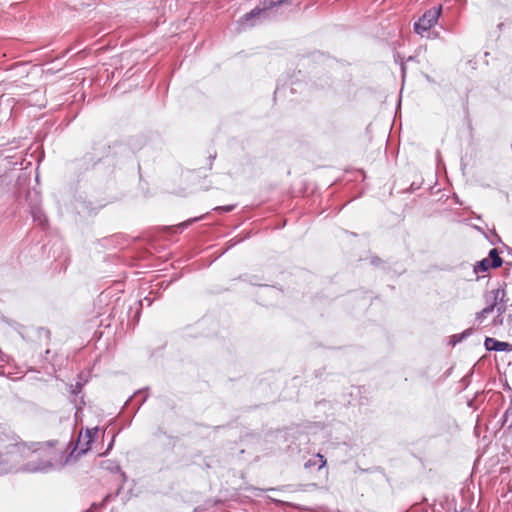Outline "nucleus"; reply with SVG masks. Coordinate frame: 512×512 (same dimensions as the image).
Wrapping results in <instances>:
<instances>
[{
  "label": "nucleus",
  "instance_id": "f257e3e1",
  "mask_svg": "<svg viewBox=\"0 0 512 512\" xmlns=\"http://www.w3.org/2000/svg\"><path fill=\"white\" fill-rule=\"evenodd\" d=\"M27 452L20 453L19 470L29 473H49L59 471L69 464L73 452L65 455L62 449L57 448L55 440L45 442H20Z\"/></svg>",
  "mask_w": 512,
  "mask_h": 512
},
{
  "label": "nucleus",
  "instance_id": "f03ea898",
  "mask_svg": "<svg viewBox=\"0 0 512 512\" xmlns=\"http://www.w3.org/2000/svg\"><path fill=\"white\" fill-rule=\"evenodd\" d=\"M21 452L27 450L17 438L0 431V474L19 470Z\"/></svg>",
  "mask_w": 512,
  "mask_h": 512
},
{
  "label": "nucleus",
  "instance_id": "7ed1b4c3",
  "mask_svg": "<svg viewBox=\"0 0 512 512\" xmlns=\"http://www.w3.org/2000/svg\"><path fill=\"white\" fill-rule=\"evenodd\" d=\"M505 296L506 291L504 288L500 287L490 291L486 295V301L488 305L481 311L476 313L475 321L478 322L479 324H482L483 321L487 318V316L496 310L497 315L494 317L493 323L494 325H502V313L504 312L505 309Z\"/></svg>",
  "mask_w": 512,
  "mask_h": 512
},
{
  "label": "nucleus",
  "instance_id": "20e7f679",
  "mask_svg": "<svg viewBox=\"0 0 512 512\" xmlns=\"http://www.w3.org/2000/svg\"><path fill=\"white\" fill-rule=\"evenodd\" d=\"M442 12V6L433 7L427 10L419 19L414 23V31L423 36L425 32L429 31L437 22Z\"/></svg>",
  "mask_w": 512,
  "mask_h": 512
},
{
  "label": "nucleus",
  "instance_id": "39448f33",
  "mask_svg": "<svg viewBox=\"0 0 512 512\" xmlns=\"http://www.w3.org/2000/svg\"><path fill=\"white\" fill-rule=\"evenodd\" d=\"M286 2L287 0H264L262 8L256 7L242 17L241 24L244 27L254 26V19L266 16L269 10Z\"/></svg>",
  "mask_w": 512,
  "mask_h": 512
},
{
  "label": "nucleus",
  "instance_id": "423d86ee",
  "mask_svg": "<svg viewBox=\"0 0 512 512\" xmlns=\"http://www.w3.org/2000/svg\"><path fill=\"white\" fill-rule=\"evenodd\" d=\"M97 433V427L86 429L85 432H80L75 447L71 451L73 452L72 460H76L79 456L85 454L90 449L91 443L93 442Z\"/></svg>",
  "mask_w": 512,
  "mask_h": 512
},
{
  "label": "nucleus",
  "instance_id": "0eeeda50",
  "mask_svg": "<svg viewBox=\"0 0 512 512\" xmlns=\"http://www.w3.org/2000/svg\"><path fill=\"white\" fill-rule=\"evenodd\" d=\"M486 350L488 351H511L512 345L508 342H502L495 338L486 337L484 341Z\"/></svg>",
  "mask_w": 512,
  "mask_h": 512
},
{
  "label": "nucleus",
  "instance_id": "6e6552de",
  "mask_svg": "<svg viewBox=\"0 0 512 512\" xmlns=\"http://www.w3.org/2000/svg\"><path fill=\"white\" fill-rule=\"evenodd\" d=\"M326 463H327V461H326L325 457L318 453V454L314 455L313 457H311L310 459H308L304 463V467H305V469L317 467L318 470H321L322 468H324L326 466Z\"/></svg>",
  "mask_w": 512,
  "mask_h": 512
},
{
  "label": "nucleus",
  "instance_id": "1a4fd4ad",
  "mask_svg": "<svg viewBox=\"0 0 512 512\" xmlns=\"http://www.w3.org/2000/svg\"><path fill=\"white\" fill-rule=\"evenodd\" d=\"M491 261L489 258H484L481 261L477 262V264L474 266V272L476 274H479L481 272H486L491 268Z\"/></svg>",
  "mask_w": 512,
  "mask_h": 512
},
{
  "label": "nucleus",
  "instance_id": "9d476101",
  "mask_svg": "<svg viewBox=\"0 0 512 512\" xmlns=\"http://www.w3.org/2000/svg\"><path fill=\"white\" fill-rule=\"evenodd\" d=\"M488 258L491 261L492 268H497V267L501 266L502 259L500 258L496 248H493V249L490 250Z\"/></svg>",
  "mask_w": 512,
  "mask_h": 512
},
{
  "label": "nucleus",
  "instance_id": "9b49d317",
  "mask_svg": "<svg viewBox=\"0 0 512 512\" xmlns=\"http://www.w3.org/2000/svg\"><path fill=\"white\" fill-rule=\"evenodd\" d=\"M473 333V328H469V329H466L465 331H463L462 333L460 334H455L451 337V340H450V343L453 344V345H456L457 343H460L461 341H463L465 338H467L468 336H470L471 334Z\"/></svg>",
  "mask_w": 512,
  "mask_h": 512
},
{
  "label": "nucleus",
  "instance_id": "f8f14e48",
  "mask_svg": "<svg viewBox=\"0 0 512 512\" xmlns=\"http://www.w3.org/2000/svg\"><path fill=\"white\" fill-rule=\"evenodd\" d=\"M32 216L35 221H38L40 224H43L45 221V217L42 211L38 208L32 210Z\"/></svg>",
  "mask_w": 512,
  "mask_h": 512
},
{
  "label": "nucleus",
  "instance_id": "ddd939ff",
  "mask_svg": "<svg viewBox=\"0 0 512 512\" xmlns=\"http://www.w3.org/2000/svg\"><path fill=\"white\" fill-rule=\"evenodd\" d=\"M202 218H203V216L195 217V218L189 219V220H187V221H185V222H183V223L179 224V225H178V227H179V228H181V229H184V228L188 227V225H190L191 223H193V222H195V221H197V220H200V219H202Z\"/></svg>",
  "mask_w": 512,
  "mask_h": 512
},
{
  "label": "nucleus",
  "instance_id": "4468645a",
  "mask_svg": "<svg viewBox=\"0 0 512 512\" xmlns=\"http://www.w3.org/2000/svg\"><path fill=\"white\" fill-rule=\"evenodd\" d=\"M233 209H234V205L220 206V207L214 208V210L220 211V212H230Z\"/></svg>",
  "mask_w": 512,
  "mask_h": 512
},
{
  "label": "nucleus",
  "instance_id": "2eb2a0df",
  "mask_svg": "<svg viewBox=\"0 0 512 512\" xmlns=\"http://www.w3.org/2000/svg\"><path fill=\"white\" fill-rule=\"evenodd\" d=\"M264 292L269 295L277 293V291L273 288H265Z\"/></svg>",
  "mask_w": 512,
  "mask_h": 512
},
{
  "label": "nucleus",
  "instance_id": "dca6fc26",
  "mask_svg": "<svg viewBox=\"0 0 512 512\" xmlns=\"http://www.w3.org/2000/svg\"><path fill=\"white\" fill-rule=\"evenodd\" d=\"M433 37L434 38L438 37V33H433Z\"/></svg>",
  "mask_w": 512,
  "mask_h": 512
}]
</instances>
